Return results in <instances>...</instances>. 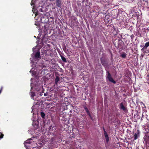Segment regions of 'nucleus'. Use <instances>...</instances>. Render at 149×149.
Listing matches in <instances>:
<instances>
[{"label":"nucleus","mask_w":149,"mask_h":149,"mask_svg":"<svg viewBox=\"0 0 149 149\" xmlns=\"http://www.w3.org/2000/svg\"><path fill=\"white\" fill-rule=\"evenodd\" d=\"M40 70H38L36 68H32L30 71V72H32V76H34L36 79L42 76L41 73L40 74Z\"/></svg>","instance_id":"obj_1"},{"label":"nucleus","mask_w":149,"mask_h":149,"mask_svg":"<svg viewBox=\"0 0 149 149\" xmlns=\"http://www.w3.org/2000/svg\"><path fill=\"white\" fill-rule=\"evenodd\" d=\"M107 78L109 79V81L114 84L116 83V82L111 77V74L108 72H107Z\"/></svg>","instance_id":"obj_2"},{"label":"nucleus","mask_w":149,"mask_h":149,"mask_svg":"<svg viewBox=\"0 0 149 149\" xmlns=\"http://www.w3.org/2000/svg\"><path fill=\"white\" fill-rule=\"evenodd\" d=\"M33 83H31V89H32L33 88H34L37 91H38L40 90V89L41 88L42 86L36 85L35 86H33Z\"/></svg>","instance_id":"obj_3"},{"label":"nucleus","mask_w":149,"mask_h":149,"mask_svg":"<svg viewBox=\"0 0 149 149\" xmlns=\"http://www.w3.org/2000/svg\"><path fill=\"white\" fill-rule=\"evenodd\" d=\"M31 139H32L31 138H30L25 141L24 143V144L25 147L26 148L28 147L29 146V145L31 143L30 141L31 140Z\"/></svg>","instance_id":"obj_4"},{"label":"nucleus","mask_w":149,"mask_h":149,"mask_svg":"<svg viewBox=\"0 0 149 149\" xmlns=\"http://www.w3.org/2000/svg\"><path fill=\"white\" fill-rule=\"evenodd\" d=\"M149 46V41L148 42H146L144 46L141 49V51H143L145 50L146 49L147 47Z\"/></svg>","instance_id":"obj_5"},{"label":"nucleus","mask_w":149,"mask_h":149,"mask_svg":"<svg viewBox=\"0 0 149 149\" xmlns=\"http://www.w3.org/2000/svg\"><path fill=\"white\" fill-rule=\"evenodd\" d=\"M40 58V52H37L35 55V58L36 60H38Z\"/></svg>","instance_id":"obj_6"},{"label":"nucleus","mask_w":149,"mask_h":149,"mask_svg":"<svg viewBox=\"0 0 149 149\" xmlns=\"http://www.w3.org/2000/svg\"><path fill=\"white\" fill-rule=\"evenodd\" d=\"M84 109H85V111H86V112H87V113L89 117L90 118H91V119L92 120H93V118L91 116L87 108L86 107H85Z\"/></svg>","instance_id":"obj_7"},{"label":"nucleus","mask_w":149,"mask_h":149,"mask_svg":"<svg viewBox=\"0 0 149 149\" xmlns=\"http://www.w3.org/2000/svg\"><path fill=\"white\" fill-rule=\"evenodd\" d=\"M139 132L138 130L137 131V132L135 133L134 135V140L137 139L138 137L139 136Z\"/></svg>","instance_id":"obj_8"},{"label":"nucleus","mask_w":149,"mask_h":149,"mask_svg":"<svg viewBox=\"0 0 149 149\" xmlns=\"http://www.w3.org/2000/svg\"><path fill=\"white\" fill-rule=\"evenodd\" d=\"M56 5L58 6V7L59 8H61V1L60 0H58V1H56Z\"/></svg>","instance_id":"obj_9"},{"label":"nucleus","mask_w":149,"mask_h":149,"mask_svg":"<svg viewBox=\"0 0 149 149\" xmlns=\"http://www.w3.org/2000/svg\"><path fill=\"white\" fill-rule=\"evenodd\" d=\"M120 109H123V110L125 111V108L123 105V104L122 103H121L120 104Z\"/></svg>","instance_id":"obj_10"},{"label":"nucleus","mask_w":149,"mask_h":149,"mask_svg":"<svg viewBox=\"0 0 149 149\" xmlns=\"http://www.w3.org/2000/svg\"><path fill=\"white\" fill-rule=\"evenodd\" d=\"M59 81V78L58 77L56 76L55 79V83L56 84H57V83Z\"/></svg>","instance_id":"obj_11"},{"label":"nucleus","mask_w":149,"mask_h":149,"mask_svg":"<svg viewBox=\"0 0 149 149\" xmlns=\"http://www.w3.org/2000/svg\"><path fill=\"white\" fill-rule=\"evenodd\" d=\"M30 95L31 96V97L32 99H33V97L35 96V93L33 92H31L30 93Z\"/></svg>","instance_id":"obj_12"},{"label":"nucleus","mask_w":149,"mask_h":149,"mask_svg":"<svg viewBox=\"0 0 149 149\" xmlns=\"http://www.w3.org/2000/svg\"><path fill=\"white\" fill-rule=\"evenodd\" d=\"M126 54L125 53H123L121 55V56L123 58H125L126 57Z\"/></svg>","instance_id":"obj_13"},{"label":"nucleus","mask_w":149,"mask_h":149,"mask_svg":"<svg viewBox=\"0 0 149 149\" xmlns=\"http://www.w3.org/2000/svg\"><path fill=\"white\" fill-rule=\"evenodd\" d=\"M41 117L42 118H43L45 117V114L43 112H42L41 113Z\"/></svg>","instance_id":"obj_14"},{"label":"nucleus","mask_w":149,"mask_h":149,"mask_svg":"<svg viewBox=\"0 0 149 149\" xmlns=\"http://www.w3.org/2000/svg\"><path fill=\"white\" fill-rule=\"evenodd\" d=\"M104 135L105 136V137L108 136L107 133L106 132L105 130L104 129Z\"/></svg>","instance_id":"obj_15"},{"label":"nucleus","mask_w":149,"mask_h":149,"mask_svg":"<svg viewBox=\"0 0 149 149\" xmlns=\"http://www.w3.org/2000/svg\"><path fill=\"white\" fill-rule=\"evenodd\" d=\"M106 139V141L107 142H108L109 141V139L108 136H107L105 137Z\"/></svg>","instance_id":"obj_16"},{"label":"nucleus","mask_w":149,"mask_h":149,"mask_svg":"<svg viewBox=\"0 0 149 149\" xmlns=\"http://www.w3.org/2000/svg\"><path fill=\"white\" fill-rule=\"evenodd\" d=\"M62 59L63 61H64V62L66 61V59L64 57H62Z\"/></svg>","instance_id":"obj_17"},{"label":"nucleus","mask_w":149,"mask_h":149,"mask_svg":"<svg viewBox=\"0 0 149 149\" xmlns=\"http://www.w3.org/2000/svg\"><path fill=\"white\" fill-rule=\"evenodd\" d=\"M144 52L145 53H148L149 52V50H147L146 51H144Z\"/></svg>","instance_id":"obj_18"},{"label":"nucleus","mask_w":149,"mask_h":149,"mask_svg":"<svg viewBox=\"0 0 149 149\" xmlns=\"http://www.w3.org/2000/svg\"><path fill=\"white\" fill-rule=\"evenodd\" d=\"M34 0H32L31 2V5L32 6V5H33L34 4V3H33V1Z\"/></svg>","instance_id":"obj_19"},{"label":"nucleus","mask_w":149,"mask_h":149,"mask_svg":"<svg viewBox=\"0 0 149 149\" xmlns=\"http://www.w3.org/2000/svg\"><path fill=\"white\" fill-rule=\"evenodd\" d=\"M39 11L40 12H43V11L42 10V9L41 8H40L39 9Z\"/></svg>","instance_id":"obj_20"},{"label":"nucleus","mask_w":149,"mask_h":149,"mask_svg":"<svg viewBox=\"0 0 149 149\" xmlns=\"http://www.w3.org/2000/svg\"><path fill=\"white\" fill-rule=\"evenodd\" d=\"M3 134H1V137H0V138L1 139V138H2L3 137Z\"/></svg>","instance_id":"obj_21"},{"label":"nucleus","mask_w":149,"mask_h":149,"mask_svg":"<svg viewBox=\"0 0 149 149\" xmlns=\"http://www.w3.org/2000/svg\"><path fill=\"white\" fill-rule=\"evenodd\" d=\"M2 87H1V90H0V94H1V91L2 90Z\"/></svg>","instance_id":"obj_22"},{"label":"nucleus","mask_w":149,"mask_h":149,"mask_svg":"<svg viewBox=\"0 0 149 149\" xmlns=\"http://www.w3.org/2000/svg\"><path fill=\"white\" fill-rule=\"evenodd\" d=\"M30 60H31V62H33V61H32V58H30Z\"/></svg>","instance_id":"obj_23"},{"label":"nucleus","mask_w":149,"mask_h":149,"mask_svg":"<svg viewBox=\"0 0 149 149\" xmlns=\"http://www.w3.org/2000/svg\"><path fill=\"white\" fill-rule=\"evenodd\" d=\"M44 95L45 96H46V94L45 93L44 94Z\"/></svg>","instance_id":"obj_24"},{"label":"nucleus","mask_w":149,"mask_h":149,"mask_svg":"<svg viewBox=\"0 0 149 149\" xmlns=\"http://www.w3.org/2000/svg\"><path fill=\"white\" fill-rule=\"evenodd\" d=\"M37 15V13L35 14V15L36 16Z\"/></svg>","instance_id":"obj_25"},{"label":"nucleus","mask_w":149,"mask_h":149,"mask_svg":"<svg viewBox=\"0 0 149 149\" xmlns=\"http://www.w3.org/2000/svg\"><path fill=\"white\" fill-rule=\"evenodd\" d=\"M32 112H33V109L32 110V111H31Z\"/></svg>","instance_id":"obj_26"},{"label":"nucleus","mask_w":149,"mask_h":149,"mask_svg":"<svg viewBox=\"0 0 149 149\" xmlns=\"http://www.w3.org/2000/svg\"><path fill=\"white\" fill-rule=\"evenodd\" d=\"M56 1H58V0H56Z\"/></svg>","instance_id":"obj_27"},{"label":"nucleus","mask_w":149,"mask_h":149,"mask_svg":"<svg viewBox=\"0 0 149 149\" xmlns=\"http://www.w3.org/2000/svg\"><path fill=\"white\" fill-rule=\"evenodd\" d=\"M33 56V54H31V56Z\"/></svg>","instance_id":"obj_28"},{"label":"nucleus","mask_w":149,"mask_h":149,"mask_svg":"<svg viewBox=\"0 0 149 149\" xmlns=\"http://www.w3.org/2000/svg\"><path fill=\"white\" fill-rule=\"evenodd\" d=\"M34 37H35V38L36 37L35 36H34Z\"/></svg>","instance_id":"obj_29"}]
</instances>
